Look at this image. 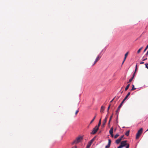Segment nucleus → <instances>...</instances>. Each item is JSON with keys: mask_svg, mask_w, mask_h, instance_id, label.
Wrapping results in <instances>:
<instances>
[{"mask_svg": "<svg viewBox=\"0 0 148 148\" xmlns=\"http://www.w3.org/2000/svg\"><path fill=\"white\" fill-rule=\"evenodd\" d=\"M83 139V137L81 136H79L77 137L75 140L72 143V145L75 144H77L78 143L80 142Z\"/></svg>", "mask_w": 148, "mask_h": 148, "instance_id": "1", "label": "nucleus"}, {"mask_svg": "<svg viewBox=\"0 0 148 148\" xmlns=\"http://www.w3.org/2000/svg\"><path fill=\"white\" fill-rule=\"evenodd\" d=\"M143 129L141 128L138 131L136 135V139H138L140 136L141 135L143 132Z\"/></svg>", "mask_w": 148, "mask_h": 148, "instance_id": "2", "label": "nucleus"}, {"mask_svg": "<svg viewBox=\"0 0 148 148\" xmlns=\"http://www.w3.org/2000/svg\"><path fill=\"white\" fill-rule=\"evenodd\" d=\"M99 127L96 125L93 129V130L91 132V134H95L98 130H99Z\"/></svg>", "mask_w": 148, "mask_h": 148, "instance_id": "3", "label": "nucleus"}, {"mask_svg": "<svg viewBox=\"0 0 148 148\" xmlns=\"http://www.w3.org/2000/svg\"><path fill=\"white\" fill-rule=\"evenodd\" d=\"M95 139V137H94L88 142V143L87 145L86 148H89L90 147L92 143L94 141Z\"/></svg>", "mask_w": 148, "mask_h": 148, "instance_id": "4", "label": "nucleus"}, {"mask_svg": "<svg viewBox=\"0 0 148 148\" xmlns=\"http://www.w3.org/2000/svg\"><path fill=\"white\" fill-rule=\"evenodd\" d=\"M101 56H100L99 55H98L97 56L95 60L94 63L92 64V66H94L98 61H99L101 58Z\"/></svg>", "mask_w": 148, "mask_h": 148, "instance_id": "5", "label": "nucleus"}, {"mask_svg": "<svg viewBox=\"0 0 148 148\" xmlns=\"http://www.w3.org/2000/svg\"><path fill=\"white\" fill-rule=\"evenodd\" d=\"M127 140H124L122 141L121 143V145L122 146V147H124L125 146H127V145L129 144L127 143Z\"/></svg>", "mask_w": 148, "mask_h": 148, "instance_id": "6", "label": "nucleus"}, {"mask_svg": "<svg viewBox=\"0 0 148 148\" xmlns=\"http://www.w3.org/2000/svg\"><path fill=\"white\" fill-rule=\"evenodd\" d=\"M108 119V117L106 116L105 118L104 119V120L103 121V124L102 125V126L103 127H104L106 123V122L107 121V120Z\"/></svg>", "mask_w": 148, "mask_h": 148, "instance_id": "7", "label": "nucleus"}, {"mask_svg": "<svg viewBox=\"0 0 148 148\" xmlns=\"http://www.w3.org/2000/svg\"><path fill=\"white\" fill-rule=\"evenodd\" d=\"M121 140V138H119L116 140L115 143L117 144H118L119 143Z\"/></svg>", "mask_w": 148, "mask_h": 148, "instance_id": "8", "label": "nucleus"}, {"mask_svg": "<svg viewBox=\"0 0 148 148\" xmlns=\"http://www.w3.org/2000/svg\"><path fill=\"white\" fill-rule=\"evenodd\" d=\"M130 92H129L127 93V95L126 96V97H125L124 99H123V100H124L125 101L127 99V98L130 95Z\"/></svg>", "mask_w": 148, "mask_h": 148, "instance_id": "9", "label": "nucleus"}, {"mask_svg": "<svg viewBox=\"0 0 148 148\" xmlns=\"http://www.w3.org/2000/svg\"><path fill=\"white\" fill-rule=\"evenodd\" d=\"M125 101L123 99V101L121 102V103L120 104L119 106V109H120V108L121 107L123 103Z\"/></svg>", "mask_w": 148, "mask_h": 148, "instance_id": "10", "label": "nucleus"}, {"mask_svg": "<svg viewBox=\"0 0 148 148\" xmlns=\"http://www.w3.org/2000/svg\"><path fill=\"white\" fill-rule=\"evenodd\" d=\"M113 127H112L110 131H109V133L110 134H112L113 133Z\"/></svg>", "mask_w": 148, "mask_h": 148, "instance_id": "11", "label": "nucleus"}, {"mask_svg": "<svg viewBox=\"0 0 148 148\" xmlns=\"http://www.w3.org/2000/svg\"><path fill=\"white\" fill-rule=\"evenodd\" d=\"M105 107L103 106H102L101 107L100 112H103V111L104 110Z\"/></svg>", "mask_w": 148, "mask_h": 148, "instance_id": "12", "label": "nucleus"}, {"mask_svg": "<svg viewBox=\"0 0 148 148\" xmlns=\"http://www.w3.org/2000/svg\"><path fill=\"white\" fill-rule=\"evenodd\" d=\"M128 52H127L125 54V57H124V60H125L126 58H127V56H128Z\"/></svg>", "mask_w": 148, "mask_h": 148, "instance_id": "13", "label": "nucleus"}, {"mask_svg": "<svg viewBox=\"0 0 148 148\" xmlns=\"http://www.w3.org/2000/svg\"><path fill=\"white\" fill-rule=\"evenodd\" d=\"M96 114H95V116L93 118V119L92 120V121L90 122V124H91L92 123V122L94 121V120H95V119L96 118Z\"/></svg>", "mask_w": 148, "mask_h": 148, "instance_id": "14", "label": "nucleus"}, {"mask_svg": "<svg viewBox=\"0 0 148 148\" xmlns=\"http://www.w3.org/2000/svg\"><path fill=\"white\" fill-rule=\"evenodd\" d=\"M101 118L99 120V123L98 124V125H97V126H98V127H99V126H100L101 124Z\"/></svg>", "mask_w": 148, "mask_h": 148, "instance_id": "15", "label": "nucleus"}, {"mask_svg": "<svg viewBox=\"0 0 148 148\" xmlns=\"http://www.w3.org/2000/svg\"><path fill=\"white\" fill-rule=\"evenodd\" d=\"M130 86V84H128L125 88V90L127 91L128 89Z\"/></svg>", "mask_w": 148, "mask_h": 148, "instance_id": "16", "label": "nucleus"}, {"mask_svg": "<svg viewBox=\"0 0 148 148\" xmlns=\"http://www.w3.org/2000/svg\"><path fill=\"white\" fill-rule=\"evenodd\" d=\"M129 133H130V131H129V130H128V131H127L126 132V133H125V135L126 136H128L129 135Z\"/></svg>", "mask_w": 148, "mask_h": 148, "instance_id": "17", "label": "nucleus"}, {"mask_svg": "<svg viewBox=\"0 0 148 148\" xmlns=\"http://www.w3.org/2000/svg\"><path fill=\"white\" fill-rule=\"evenodd\" d=\"M143 47H141L140 49H139L138 51H137V53H140L141 50L143 49Z\"/></svg>", "mask_w": 148, "mask_h": 148, "instance_id": "18", "label": "nucleus"}, {"mask_svg": "<svg viewBox=\"0 0 148 148\" xmlns=\"http://www.w3.org/2000/svg\"><path fill=\"white\" fill-rule=\"evenodd\" d=\"M136 89V88H134V85H133L132 87V88L131 90H132V91L134 90H135Z\"/></svg>", "mask_w": 148, "mask_h": 148, "instance_id": "19", "label": "nucleus"}, {"mask_svg": "<svg viewBox=\"0 0 148 148\" xmlns=\"http://www.w3.org/2000/svg\"><path fill=\"white\" fill-rule=\"evenodd\" d=\"M112 115L110 117V118L109 119V122H108V125H109L110 124V122L111 121V119L112 118Z\"/></svg>", "mask_w": 148, "mask_h": 148, "instance_id": "20", "label": "nucleus"}, {"mask_svg": "<svg viewBox=\"0 0 148 148\" xmlns=\"http://www.w3.org/2000/svg\"><path fill=\"white\" fill-rule=\"evenodd\" d=\"M119 136V135L118 134H116L114 136V138H116Z\"/></svg>", "mask_w": 148, "mask_h": 148, "instance_id": "21", "label": "nucleus"}, {"mask_svg": "<svg viewBox=\"0 0 148 148\" xmlns=\"http://www.w3.org/2000/svg\"><path fill=\"white\" fill-rule=\"evenodd\" d=\"M108 145H110L111 141V140H110V139H108Z\"/></svg>", "mask_w": 148, "mask_h": 148, "instance_id": "22", "label": "nucleus"}, {"mask_svg": "<svg viewBox=\"0 0 148 148\" xmlns=\"http://www.w3.org/2000/svg\"><path fill=\"white\" fill-rule=\"evenodd\" d=\"M134 78H133V77H131L129 80V82H127V83H128L129 82H131L132 80V79H133Z\"/></svg>", "mask_w": 148, "mask_h": 148, "instance_id": "23", "label": "nucleus"}, {"mask_svg": "<svg viewBox=\"0 0 148 148\" xmlns=\"http://www.w3.org/2000/svg\"><path fill=\"white\" fill-rule=\"evenodd\" d=\"M148 48V45H147V46H146V47L145 49L144 50V52H145L147 50V49Z\"/></svg>", "mask_w": 148, "mask_h": 148, "instance_id": "24", "label": "nucleus"}, {"mask_svg": "<svg viewBox=\"0 0 148 148\" xmlns=\"http://www.w3.org/2000/svg\"><path fill=\"white\" fill-rule=\"evenodd\" d=\"M119 110H120V109H119V107H118V109L116 111V114H118V112H119Z\"/></svg>", "mask_w": 148, "mask_h": 148, "instance_id": "25", "label": "nucleus"}, {"mask_svg": "<svg viewBox=\"0 0 148 148\" xmlns=\"http://www.w3.org/2000/svg\"><path fill=\"white\" fill-rule=\"evenodd\" d=\"M110 106H111V104H110L109 105V106L108 107V110H107L108 112L109 109H110Z\"/></svg>", "mask_w": 148, "mask_h": 148, "instance_id": "26", "label": "nucleus"}, {"mask_svg": "<svg viewBox=\"0 0 148 148\" xmlns=\"http://www.w3.org/2000/svg\"><path fill=\"white\" fill-rule=\"evenodd\" d=\"M110 146V145H106L105 147L106 148H109Z\"/></svg>", "mask_w": 148, "mask_h": 148, "instance_id": "27", "label": "nucleus"}, {"mask_svg": "<svg viewBox=\"0 0 148 148\" xmlns=\"http://www.w3.org/2000/svg\"><path fill=\"white\" fill-rule=\"evenodd\" d=\"M145 65L146 68L147 69H148V66H147L148 65V64H145Z\"/></svg>", "mask_w": 148, "mask_h": 148, "instance_id": "28", "label": "nucleus"}, {"mask_svg": "<svg viewBox=\"0 0 148 148\" xmlns=\"http://www.w3.org/2000/svg\"><path fill=\"white\" fill-rule=\"evenodd\" d=\"M137 65L136 64V69H135V71L134 72H135V73H136V71L137 70Z\"/></svg>", "mask_w": 148, "mask_h": 148, "instance_id": "29", "label": "nucleus"}, {"mask_svg": "<svg viewBox=\"0 0 148 148\" xmlns=\"http://www.w3.org/2000/svg\"><path fill=\"white\" fill-rule=\"evenodd\" d=\"M78 112H79V110H77L76 111L75 113V114L76 115L77 114Z\"/></svg>", "mask_w": 148, "mask_h": 148, "instance_id": "30", "label": "nucleus"}, {"mask_svg": "<svg viewBox=\"0 0 148 148\" xmlns=\"http://www.w3.org/2000/svg\"><path fill=\"white\" fill-rule=\"evenodd\" d=\"M130 146L129 144L127 145V146H126V148H129Z\"/></svg>", "mask_w": 148, "mask_h": 148, "instance_id": "31", "label": "nucleus"}, {"mask_svg": "<svg viewBox=\"0 0 148 148\" xmlns=\"http://www.w3.org/2000/svg\"><path fill=\"white\" fill-rule=\"evenodd\" d=\"M123 147H122V146H121V145H120V146H119L117 148H121Z\"/></svg>", "mask_w": 148, "mask_h": 148, "instance_id": "32", "label": "nucleus"}, {"mask_svg": "<svg viewBox=\"0 0 148 148\" xmlns=\"http://www.w3.org/2000/svg\"><path fill=\"white\" fill-rule=\"evenodd\" d=\"M135 72H134L133 75V76L132 77H133V78H134V76H135Z\"/></svg>", "mask_w": 148, "mask_h": 148, "instance_id": "33", "label": "nucleus"}, {"mask_svg": "<svg viewBox=\"0 0 148 148\" xmlns=\"http://www.w3.org/2000/svg\"><path fill=\"white\" fill-rule=\"evenodd\" d=\"M110 134L111 135V136L112 137H113L114 135H113V133H112V134Z\"/></svg>", "mask_w": 148, "mask_h": 148, "instance_id": "34", "label": "nucleus"}, {"mask_svg": "<svg viewBox=\"0 0 148 148\" xmlns=\"http://www.w3.org/2000/svg\"><path fill=\"white\" fill-rule=\"evenodd\" d=\"M123 137H124V135H123L121 137V138H121V140H122V139L123 138Z\"/></svg>", "mask_w": 148, "mask_h": 148, "instance_id": "35", "label": "nucleus"}, {"mask_svg": "<svg viewBox=\"0 0 148 148\" xmlns=\"http://www.w3.org/2000/svg\"><path fill=\"white\" fill-rule=\"evenodd\" d=\"M148 55V50L147 51V53H146V54H145V56H147Z\"/></svg>", "mask_w": 148, "mask_h": 148, "instance_id": "36", "label": "nucleus"}, {"mask_svg": "<svg viewBox=\"0 0 148 148\" xmlns=\"http://www.w3.org/2000/svg\"><path fill=\"white\" fill-rule=\"evenodd\" d=\"M147 59V58H146L144 59L143 60V61H145V60H146Z\"/></svg>", "mask_w": 148, "mask_h": 148, "instance_id": "37", "label": "nucleus"}, {"mask_svg": "<svg viewBox=\"0 0 148 148\" xmlns=\"http://www.w3.org/2000/svg\"><path fill=\"white\" fill-rule=\"evenodd\" d=\"M144 63V62H141L140 63V64H143Z\"/></svg>", "mask_w": 148, "mask_h": 148, "instance_id": "38", "label": "nucleus"}, {"mask_svg": "<svg viewBox=\"0 0 148 148\" xmlns=\"http://www.w3.org/2000/svg\"><path fill=\"white\" fill-rule=\"evenodd\" d=\"M114 98H113L110 102V103L112 102L113 100H114Z\"/></svg>", "mask_w": 148, "mask_h": 148, "instance_id": "39", "label": "nucleus"}, {"mask_svg": "<svg viewBox=\"0 0 148 148\" xmlns=\"http://www.w3.org/2000/svg\"><path fill=\"white\" fill-rule=\"evenodd\" d=\"M125 60H124H124H123V62H122V64H123V63H124V62H125Z\"/></svg>", "mask_w": 148, "mask_h": 148, "instance_id": "40", "label": "nucleus"}, {"mask_svg": "<svg viewBox=\"0 0 148 148\" xmlns=\"http://www.w3.org/2000/svg\"><path fill=\"white\" fill-rule=\"evenodd\" d=\"M74 147L75 148H77V147L76 146H75Z\"/></svg>", "mask_w": 148, "mask_h": 148, "instance_id": "41", "label": "nucleus"}, {"mask_svg": "<svg viewBox=\"0 0 148 148\" xmlns=\"http://www.w3.org/2000/svg\"><path fill=\"white\" fill-rule=\"evenodd\" d=\"M106 116H107V117H108V115H107Z\"/></svg>", "mask_w": 148, "mask_h": 148, "instance_id": "42", "label": "nucleus"}, {"mask_svg": "<svg viewBox=\"0 0 148 148\" xmlns=\"http://www.w3.org/2000/svg\"><path fill=\"white\" fill-rule=\"evenodd\" d=\"M148 131V129H147V130H146V131Z\"/></svg>", "mask_w": 148, "mask_h": 148, "instance_id": "43", "label": "nucleus"}, {"mask_svg": "<svg viewBox=\"0 0 148 148\" xmlns=\"http://www.w3.org/2000/svg\"><path fill=\"white\" fill-rule=\"evenodd\" d=\"M74 147H72V148H73Z\"/></svg>", "mask_w": 148, "mask_h": 148, "instance_id": "44", "label": "nucleus"}]
</instances>
